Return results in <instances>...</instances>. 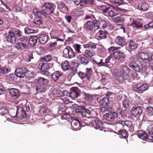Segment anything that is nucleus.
<instances>
[{"mask_svg":"<svg viewBox=\"0 0 153 153\" xmlns=\"http://www.w3.org/2000/svg\"><path fill=\"white\" fill-rule=\"evenodd\" d=\"M149 57L150 55L148 52H140L139 55L136 54L130 57L129 66L131 68L137 71L144 72L147 69V65L146 63H141L140 60H148Z\"/></svg>","mask_w":153,"mask_h":153,"instance_id":"1","label":"nucleus"},{"mask_svg":"<svg viewBox=\"0 0 153 153\" xmlns=\"http://www.w3.org/2000/svg\"><path fill=\"white\" fill-rule=\"evenodd\" d=\"M54 5L52 3L46 2L42 6L43 9L40 11L37 9H34L33 12L36 16H40L42 18H45L46 17V14H50L54 11Z\"/></svg>","mask_w":153,"mask_h":153,"instance_id":"2","label":"nucleus"},{"mask_svg":"<svg viewBox=\"0 0 153 153\" xmlns=\"http://www.w3.org/2000/svg\"><path fill=\"white\" fill-rule=\"evenodd\" d=\"M92 72L91 68H87L85 69V72L80 71L78 73V75L81 79L86 78L88 81H89L91 78Z\"/></svg>","mask_w":153,"mask_h":153,"instance_id":"3","label":"nucleus"},{"mask_svg":"<svg viewBox=\"0 0 153 153\" xmlns=\"http://www.w3.org/2000/svg\"><path fill=\"white\" fill-rule=\"evenodd\" d=\"M95 19L92 21H88L86 23L85 28L87 30L95 32L97 30Z\"/></svg>","mask_w":153,"mask_h":153,"instance_id":"4","label":"nucleus"},{"mask_svg":"<svg viewBox=\"0 0 153 153\" xmlns=\"http://www.w3.org/2000/svg\"><path fill=\"white\" fill-rule=\"evenodd\" d=\"M112 94L111 93L108 92L106 95L107 96V97H105L101 100L97 99V101L101 105L106 107L108 106L109 104V99L111 98V96Z\"/></svg>","mask_w":153,"mask_h":153,"instance_id":"5","label":"nucleus"},{"mask_svg":"<svg viewBox=\"0 0 153 153\" xmlns=\"http://www.w3.org/2000/svg\"><path fill=\"white\" fill-rule=\"evenodd\" d=\"M27 69L25 67L18 68L15 71V75L17 77L23 78L26 75Z\"/></svg>","mask_w":153,"mask_h":153,"instance_id":"6","label":"nucleus"},{"mask_svg":"<svg viewBox=\"0 0 153 153\" xmlns=\"http://www.w3.org/2000/svg\"><path fill=\"white\" fill-rule=\"evenodd\" d=\"M80 91L77 87H72L70 89L69 96L74 99L78 97L80 94Z\"/></svg>","mask_w":153,"mask_h":153,"instance_id":"7","label":"nucleus"},{"mask_svg":"<svg viewBox=\"0 0 153 153\" xmlns=\"http://www.w3.org/2000/svg\"><path fill=\"white\" fill-rule=\"evenodd\" d=\"M91 122L95 129L102 130V122L99 120V118L96 117L94 120H91Z\"/></svg>","mask_w":153,"mask_h":153,"instance_id":"8","label":"nucleus"},{"mask_svg":"<svg viewBox=\"0 0 153 153\" xmlns=\"http://www.w3.org/2000/svg\"><path fill=\"white\" fill-rule=\"evenodd\" d=\"M97 30L99 29H103L107 27L106 22L102 19L97 20L95 19Z\"/></svg>","mask_w":153,"mask_h":153,"instance_id":"9","label":"nucleus"},{"mask_svg":"<svg viewBox=\"0 0 153 153\" xmlns=\"http://www.w3.org/2000/svg\"><path fill=\"white\" fill-rule=\"evenodd\" d=\"M143 109L140 106L134 107L131 110V114L135 117L140 116L142 113Z\"/></svg>","mask_w":153,"mask_h":153,"instance_id":"10","label":"nucleus"},{"mask_svg":"<svg viewBox=\"0 0 153 153\" xmlns=\"http://www.w3.org/2000/svg\"><path fill=\"white\" fill-rule=\"evenodd\" d=\"M135 89L136 91L142 93L143 92L148 89V86L146 84H142L139 83L137 84L136 87Z\"/></svg>","mask_w":153,"mask_h":153,"instance_id":"11","label":"nucleus"},{"mask_svg":"<svg viewBox=\"0 0 153 153\" xmlns=\"http://www.w3.org/2000/svg\"><path fill=\"white\" fill-rule=\"evenodd\" d=\"M143 25L142 22L139 20L133 21L130 24V26L135 30L142 28L143 27Z\"/></svg>","mask_w":153,"mask_h":153,"instance_id":"12","label":"nucleus"},{"mask_svg":"<svg viewBox=\"0 0 153 153\" xmlns=\"http://www.w3.org/2000/svg\"><path fill=\"white\" fill-rule=\"evenodd\" d=\"M113 55L117 60L124 59L126 57V55L120 51L117 50L113 53Z\"/></svg>","mask_w":153,"mask_h":153,"instance_id":"13","label":"nucleus"},{"mask_svg":"<svg viewBox=\"0 0 153 153\" xmlns=\"http://www.w3.org/2000/svg\"><path fill=\"white\" fill-rule=\"evenodd\" d=\"M121 72L122 74L123 78V81L124 80L129 78V70L127 66H124L122 67L121 68Z\"/></svg>","mask_w":153,"mask_h":153,"instance_id":"14","label":"nucleus"},{"mask_svg":"<svg viewBox=\"0 0 153 153\" xmlns=\"http://www.w3.org/2000/svg\"><path fill=\"white\" fill-rule=\"evenodd\" d=\"M110 2L114 4L116 6H118L122 4H124V3H125L131 4L134 1V0H110Z\"/></svg>","mask_w":153,"mask_h":153,"instance_id":"15","label":"nucleus"},{"mask_svg":"<svg viewBox=\"0 0 153 153\" xmlns=\"http://www.w3.org/2000/svg\"><path fill=\"white\" fill-rule=\"evenodd\" d=\"M115 42L122 47L126 45V39L124 37L117 36L115 39Z\"/></svg>","mask_w":153,"mask_h":153,"instance_id":"16","label":"nucleus"},{"mask_svg":"<svg viewBox=\"0 0 153 153\" xmlns=\"http://www.w3.org/2000/svg\"><path fill=\"white\" fill-rule=\"evenodd\" d=\"M39 42L42 44H45L49 39V37L47 34H40L38 38Z\"/></svg>","mask_w":153,"mask_h":153,"instance_id":"17","label":"nucleus"},{"mask_svg":"<svg viewBox=\"0 0 153 153\" xmlns=\"http://www.w3.org/2000/svg\"><path fill=\"white\" fill-rule=\"evenodd\" d=\"M108 32L106 30H100L96 34V36L100 39H105L108 34Z\"/></svg>","mask_w":153,"mask_h":153,"instance_id":"18","label":"nucleus"},{"mask_svg":"<svg viewBox=\"0 0 153 153\" xmlns=\"http://www.w3.org/2000/svg\"><path fill=\"white\" fill-rule=\"evenodd\" d=\"M9 93L13 98L14 99H17L19 96V93L17 89L11 88L9 89Z\"/></svg>","mask_w":153,"mask_h":153,"instance_id":"19","label":"nucleus"},{"mask_svg":"<svg viewBox=\"0 0 153 153\" xmlns=\"http://www.w3.org/2000/svg\"><path fill=\"white\" fill-rule=\"evenodd\" d=\"M63 75V73L60 71H56L51 74V78L54 82H56L60 77Z\"/></svg>","mask_w":153,"mask_h":153,"instance_id":"20","label":"nucleus"},{"mask_svg":"<svg viewBox=\"0 0 153 153\" xmlns=\"http://www.w3.org/2000/svg\"><path fill=\"white\" fill-rule=\"evenodd\" d=\"M95 54L94 51L92 50L86 49L84 53V56L88 59H91Z\"/></svg>","mask_w":153,"mask_h":153,"instance_id":"21","label":"nucleus"},{"mask_svg":"<svg viewBox=\"0 0 153 153\" xmlns=\"http://www.w3.org/2000/svg\"><path fill=\"white\" fill-rule=\"evenodd\" d=\"M79 109H82L83 110V112L82 113V116L83 117H88L91 114V112L89 110L85 107L84 106H78Z\"/></svg>","mask_w":153,"mask_h":153,"instance_id":"22","label":"nucleus"},{"mask_svg":"<svg viewBox=\"0 0 153 153\" xmlns=\"http://www.w3.org/2000/svg\"><path fill=\"white\" fill-rule=\"evenodd\" d=\"M105 116L108 120L112 121L117 116V114L115 112L111 111L109 113H106Z\"/></svg>","mask_w":153,"mask_h":153,"instance_id":"23","label":"nucleus"},{"mask_svg":"<svg viewBox=\"0 0 153 153\" xmlns=\"http://www.w3.org/2000/svg\"><path fill=\"white\" fill-rule=\"evenodd\" d=\"M103 59L101 57L99 56H96L93 59V61L96 64L97 67L102 66V63Z\"/></svg>","mask_w":153,"mask_h":153,"instance_id":"24","label":"nucleus"},{"mask_svg":"<svg viewBox=\"0 0 153 153\" xmlns=\"http://www.w3.org/2000/svg\"><path fill=\"white\" fill-rule=\"evenodd\" d=\"M61 66L62 69L64 71L73 70V68L70 65L69 62L67 60H65L62 62V63Z\"/></svg>","mask_w":153,"mask_h":153,"instance_id":"25","label":"nucleus"},{"mask_svg":"<svg viewBox=\"0 0 153 153\" xmlns=\"http://www.w3.org/2000/svg\"><path fill=\"white\" fill-rule=\"evenodd\" d=\"M38 37L36 36L32 35L29 38L28 43L31 46H34L37 43Z\"/></svg>","mask_w":153,"mask_h":153,"instance_id":"26","label":"nucleus"},{"mask_svg":"<svg viewBox=\"0 0 153 153\" xmlns=\"http://www.w3.org/2000/svg\"><path fill=\"white\" fill-rule=\"evenodd\" d=\"M114 75L116 77V79L120 83L123 82V78L121 73L118 70L116 69L114 72Z\"/></svg>","mask_w":153,"mask_h":153,"instance_id":"27","label":"nucleus"},{"mask_svg":"<svg viewBox=\"0 0 153 153\" xmlns=\"http://www.w3.org/2000/svg\"><path fill=\"white\" fill-rule=\"evenodd\" d=\"M41 18V17L38 16L35 17L33 19V23L36 25V26L37 27H41L42 26L43 21Z\"/></svg>","mask_w":153,"mask_h":153,"instance_id":"28","label":"nucleus"},{"mask_svg":"<svg viewBox=\"0 0 153 153\" xmlns=\"http://www.w3.org/2000/svg\"><path fill=\"white\" fill-rule=\"evenodd\" d=\"M149 7V4L146 2L139 4L137 6L138 9L142 11H146L148 10Z\"/></svg>","mask_w":153,"mask_h":153,"instance_id":"29","label":"nucleus"},{"mask_svg":"<svg viewBox=\"0 0 153 153\" xmlns=\"http://www.w3.org/2000/svg\"><path fill=\"white\" fill-rule=\"evenodd\" d=\"M16 48L18 50H22L28 48V45L25 43L19 42L16 43Z\"/></svg>","mask_w":153,"mask_h":153,"instance_id":"30","label":"nucleus"},{"mask_svg":"<svg viewBox=\"0 0 153 153\" xmlns=\"http://www.w3.org/2000/svg\"><path fill=\"white\" fill-rule=\"evenodd\" d=\"M110 6L107 3H105L104 4L97 6V8L99 10L103 12H106L110 8Z\"/></svg>","mask_w":153,"mask_h":153,"instance_id":"31","label":"nucleus"},{"mask_svg":"<svg viewBox=\"0 0 153 153\" xmlns=\"http://www.w3.org/2000/svg\"><path fill=\"white\" fill-rule=\"evenodd\" d=\"M129 48L131 50H134L138 47V44L136 40H131L128 43Z\"/></svg>","mask_w":153,"mask_h":153,"instance_id":"32","label":"nucleus"},{"mask_svg":"<svg viewBox=\"0 0 153 153\" xmlns=\"http://www.w3.org/2000/svg\"><path fill=\"white\" fill-rule=\"evenodd\" d=\"M36 82L37 85H46L48 83V80L44 78L39 77L36 79Z\"/></svg>","mask_w":153,"mask_h":153,"instance_id":"33","label":"nucleus"},{"mask_svg":"<svg viewBox=\"0 0 153 153\" xmlns=\"http://www.w3.org/2000/svg\"><path fill=\"white\" fill-rule=\"evenodd\" d=\"M108 14L109 16L111 17H113L118 14V12L117 10L114 8L110 7V8L108 10Z\"/></svg>","mask_w":153,"mask_h":153,"instance_id":"34","label":"nucleus"},{"mask_svg":"<svg viewBox=\"0 0 153 153\" xmlns=\"http://www.w3.org/2000/svg\"><path fill=\"white\" fill-rule=\"evenodd\" d=\"M113 58V56L112 55H110L108 56L105 60V62L103 61L102 63V66L106 67H108L111 65V62L110 60Z\"/></svg>","mask_w":153,"mask_h":153,"instance_id":"35","label":"nucleus"},{"mask_svg":"<svg viewBox=\"0 0 153 153\" xmlns=\"http://www.w3.org/2000/svg\"><path fill=\"white\" fill-rule=\"evenodd\" d=\"M51 40L50 43L49 44L48 48L49 50L53 51L56 49V47L57 45V42L55 41L53 39H51Z\"/></svg>","mask_w":153,"mask_h":153,"instance_id":"36","label":"nucleus"},{"mask_svg":"<svg viewBox=\"0 0 153 153\" xmlns=\"http://www.w3.org/2000/svg\"><path fill=\"white\" fill-rule=\"evenodd\" d=\"M77 59L79 62L85 65H87L89 63L88 60L81 55H79L77 56Z\"/></svg>","mask_w":153,"mask_h":153,"instance_id":"37","label":"nucleus"},{"mask_svg":"<svg viewBox=\"0 0 153 153\" xmlns=\"http://www.w3.org/2000/svg\"><path fill=\"white\" fill-rule=\"evenodd\" d=\"M138 136L140 138L145 140L147 139V134L145 131L140 130L138 132Z\"/></svg>","mask_w":153,"mask_h":153,"instance_id":"38","label":"nucleus"},{"mask_svg":"<svg viewBox=\"0 0 153 153\" xmlns=\"http://www.w3.org/2000/svg\"><path fill=\"white\" fill-rule=\"evenodd\" d=\"M7 41L12 44H15L16 42V38L14 35H7L6 37Z\"/></svg>","mask_w":153,"mask_h":153,"instance_id":"39","label":"nucleus"},{"mask_svg":"<svg viewBox=\"0 0 153 153\" xmlns=\"http://www.w3.org/2000/svg\"><path fill=\"white\" fill-rule=\"evenodd\" d=\"M113 21L116 23H121L125 20V16L121 15L113 19Z\"/></svg>","mask_w":153,"mask_h":153,"instance_id":"40","label":"nucleus"},{"mask_svg":"<svg viewBox=\"0 0 153 153\" xmlns=\"http://www.w3.org/2000/svg\"><path fill=\"white\" fill-rule=\"evenodd\" d=\"M71 125L74 129H78L80 126V123L78 120H73L71 123Z\"/></svg>","mask_w":153,"mask_h":153,"instance_id":"41","label":"nucleus"},{"mask_svg":"<svg viewBox=\"0 0 153 153\" xmlns=\"http://www.w3.org/2000/svg\"><path fill=\"white\" fill-rule=\"evenodd\" d=\"M36 90L39 93L44 92L46 90V85H37Z\"/></svg>","mask_w":153,"mask_h":153,"instance_id":"42","label":"nucleus"},{"mask_svg":"<svg viewBox=\"0 0 153 153\" xmlns=\"http://www.w3.org/2000/svg\"><path fill=\"white\" fill-rule=\"evenodd\" d=\"M83 47L85 48H91L92 49H94L96 48V45L94 43L89 42L88 44L84 45Z\"/></svg>","mask_w":153,"mask_h":153,"instance_id":"43","label":"nucleus"},{"mask_svg":"<svg viewBox=\"0 0 153 153\" xmlns=\"http://www.w3.org/2000/svg\"><path fill=\"white\" fill-rule=\"evenodd\" d=\"M116 117L117 118V122L118 123L120 124L123 125V122L124 121L123 120L124 118L123 115L121 114H119V115L117 114V116Z\"/></svg>","mask_w":153,"mask_h":153,"instance_id":"44","label":"nucleus"},{"mask_svg":"<svg viewBox=\"0 0 153 153\" xmlns=\"http://www.w3.org/2000/svg\"><path fill=\"white\" fill-rule=\"evenodd\" d=\"M118 134L121 135L123 137L125 138L128 137V135L127 131L124 129L119 130L118 132Z\"/></svg>","mask_w":153,"mask_h":153,"instance_id":"45","label":"nucleus"},{"mask_svg":"<svg viewBox=\"0 0 153 153\" xmlns=\"http://www.w3.org/2000/svg\"><path fill=\"white\" fill-rule=\"evenodd\" d=\"M52 94L54 97H59L61 95L62 93L59 89H54L53 91Z\"/></svg>","mask_w":153,"mask_h":153,"instance_id":"46","label":"nucleus"},{"mask_svg":"<svg viewBox=\"0 0 153 153\" xmlns=\"http://www.w3.org/2000/svg\"><path fill=\"white\" fill-rule=\"evenodd\" d=\"M68 54V57L69 58H71L74 57L76 55V53L74 52L73 49L70 47Z\"/></svg>","mask_w":153,"mask_h":153,"instance_id":"47","label":"nucleus"},{"mask_svg":"<svg viewBox=\"0 0 153 153\" xmlns=\"http://www.w3.org/2000/svg\"><path fill=\"white\" fill-rule=\"evenodd\" d=\"M50 111V109L47 107H42L39 110L41 114L48 113Z\"/></svg>","mask_w":153,"mask_h":153,"instance_id":"48","label":"nucleus"},{"mask_svg":"<svg viewBox=\"0 0 153 153\" xmlns=\"http://www.w3.org/2000/svg\"><path fill=\"white\" fill-rule=\"evenodd\" d=\"M25 33L26 34H29L34 33L35 30L30 27H25L24 29Z\"/></svg>","mask_w":153,"mask_h":153,"instance_id":"49","label":"nucleus"},{"mask_svg":"<svg viewBox=\"0 0 153 153\" xmlns=\"http://www.w3.org/2000/svg\"><path fill=\"white\" fill-rule=\"evenodd\" d=\"M50 68V66L47 62L43 63L41 66V71L48 70Z\"/></svg>","mask_w":153,"mask_h":153,"instance_id":"50","label":"nucleus"},{"mask_svg":"<svg viewBox=\"0 0 153 153\" xmlns=\"http://www.w3.org/2000/svg\"><path fill=\"white\" fill-rule=\"evenodd\" d=\"M148 114L149 116H153V107L149 106L146 108Z\"/></svg>","mask_w":153,"mask_h":153,"instance_id":"51","label":"nucleus"},{"mask_svg":"<svg viewBox=\"0 0 153 153\" xmlns=\"http://www.w3.org/2000/svg\"><path fill=\"white\" fill-rule=\"evenodd\" d=\"M53 31H52L50 33L51 39H53L55 41H56V42L58 41H60L62 42H63L64 41V40L63 39L59 38H57V37L54 36L53 35Z\"/></svg>","mask_w":153,"mask_h":153,"instance_id":"52","label":"nucleus"},{"mask_svg":"<svg viewBox=\"0 0 153 153\" xmlns=\"http://www.w3.org/2000/svg\"><path fill=\"white\" fill-rule=\"evenodd\" d=\"M18 39L21 42L25 43V44L27 42L28 40V38L26 36H22L19 38Z\"/></svg>","mask_w":153,"mask_h":153,"instance_id":"53","label":"nucleus"},{"mask_svg":"<svg viewBox=\"0 0 153 153\" xmlns=\"http://www.w3.org/2000/svg\"><path fill=\"white\" fill-rule=\"evenodd\" d=\"M120 49V48L119 47H113L111 46L108 49L109 52L110 53H112L114 51L117 50H119Z\"/></svg>","mask_w":153,"mask_h":153,"instance_id":"54","label":"nucleus"},{"mask_svg":"<svg viewBox=\"0 0 153 153\" xmlns=\"http://www.w3.org/2000/svg\"><path fill=\"white\" fill-rule=\"evenodd\" d=\"M26 77L27 78H32L34 77V75L33 73L31 71H27L26 74Z\"/></svg>","mask_w":153,"mask_h":153,"instance_id":"55","label":"nucleus"},{"mask_svg":"<svg viewBox=\"0 0 153 153\" xmlns=\"http://www.w3.org/2000/svg\"><path fill=\"white\" fill-rule=\"evenodd\" d=\"M51 59V57L50 55H47V56H44L42 59V61H46V62L50 61Z\"/></svg>","mask_w":153,"mask_h":153,"instance_id":"56","label":"nucleus"},{"mask_svg":"<svg viewBox=\"0 0 153 153\" xmlns=\"http://www.w3.org/2000/svg\"><path fill=\"white\" fill-rule=\"evenodd\" d=\"M132 125V122L131 121L127 120L126 121H124L123 122V126H126L127 127L130 128V127Z\"/></svg>","mask_w":153,"mask_h":153,"instance_id":"57","label":"nucleus"},{"mask_svg":"<svg viewBox=\"0 0 153 153\" xmlns=\"http://www.w3.org/2000/svg\"><path fill=\"white\" fill-rule=\"evenodd\" d=\"M84 0H73L75 4L76 5H78L79 4L81 6L83 5Z\"/></svg>","mask_w":153,"mask_h":153,"instance_id":"58","label":"nucleus"},{"mask_svg":"<svg viewBox=\"0 0 153 153\" xmlns=\"http://www.w3.org/2000/svg\"><path fill=\"white\" fill-rule=\"evenodd\" d=\"M52 20L53 22H56L57 23H59L61 22L62 19L59 17H54L53 19H51Z\"/></svg>","mask_w":153,"mask_h":153,"instance_id":"59","label":"nucleus"},{"mask_svg":"<svg viewBox=\"0 0 153 153\" xmlns=\"http://www.w3.org/2000/svg\"><path fill=\"white\" fill-rule=\"evenodd\" d=\"M103 85H105L107 83V79L105 76H102V79L100 80Z\"/></svg>","mask_w":153,"mask_h":153,"instance_id":"60","label":"nucleus"},{"mask_svg":"<svg viewBox=\"0 0 153 153\" xmlns=\"http://www.w3.org/2000/svg\"><path fill=\"white\" fill-rule=\"evenodd\" d=\"M147 131L149 132V134H153V126L152 125L149 126Z\"/></svg>","mask_w":153,"mask_h":153,"instance_id":"61","label":"nucleus"},{"mask_svg":"<svg viewBox=\"0 0 153 153\" xmlns=\"http://www.w3.org/2000/svg\"><path fill=\"white\" fill-rule=\"evenodd\" d=\"M70 47L69 46H68L66 47V48L63 50V53L65 55H67L68 54L69 51Z\"/></svg>","mask_w":153,"mask_h":153,"instance_id":"62","label":"nucleus"},{"mask_svg":"<svg viewBox=\"0 0 153 153\" xmlns=\"http://www.w3.org/2000/svg\"><path fill=\"white\" fill-rule=\"evenodd\" d=\"M14 36H16L17 37H20L22 36V32L19 30L15 31Z\"/></svg>","mask_w":153,"mask_h":153,"instance_id":"63","label":"nucleus"},{"mask_svg":"<svg viewBox=\"0 0 153 153\" xmlns=\"http://www.w3.org/2000/svg\"><path fill=\"white\" fill-rule=\"evenodd\" d=\"M20 109L21 110H24L25 111H26L27 112H29L30 111V108L28 105H27L26 104L24 105L23 108H20Z\"/></svg>","mask_w":153,"mask_h":153,"instance_id":"64","label":"nucleus"}]
</instances>
